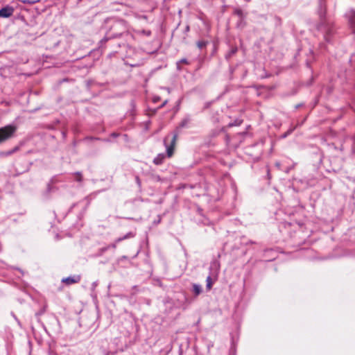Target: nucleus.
<instances>
[{"mask_svg": "<svg viewBox=\"0 0 355 355\" xmlns=\"http://www.w3.org/2000/svg\"><path fill=\"white\" fill-rule=\"evenodd\" d=\"M320 21L317 26V29L323 35L324 40L327 42H330L331 37L334 33L333 23L327 19L322 12H320Z\"/></svg>", "mask_w": 355, "mask_h": 355, "instance_id": "f257e3e1", "label": "nucleus"}, {"mask_svg": "<svg viewBox=\"0 0 355 355\" xmlns=\"http://www.w3.org/2000/svg\"><path fill=\"white\" fill-rule=\"evenodd\" d=\"M178 138V134L177 133H173L168 135L164 140V145L166 148V153L168 155V157H171L173 154V150L174 147L175 146V143Z\"/></svg>", "mask_w": 355, "mask_h": 355, "instance_id": "f03ea898", "label": "nucleus"}, {"mask_svg": "<svg viewBox=\"0 0 355 355\" xmlns=\"http://www.w3.org/2000/svg\"><path fill=\"white\" fill-rule=\"evenodd\" d=\"M16 130V126L12 125L0 128V144L12 137Z\"/></svg>", "mask_w": 355, "mask_h": 355, "instance_id": "7ed1b4c3", "label": "nucleus"}, {"mask_svg": "<svg viewBox=\"0 0 355 355\" xmlns=\"http://www.w3.org/2000/svg\"><path fill=\"white\" fill-rule=\"evenodd\" d=\"M13 7L10 6H6L0 9V17L8 18L13 15L14 12Z\"/></svg>", "mask_w": 355, "mask_h": 355, "instance_id": "20e7f679", "label": "nucleus"}, {"mask_svg": "<svg viewBox=\"0 0 355 355\" xmlns=\"http://www.w3.org/2000/svg\"><path fill=\"white\" fill-rule=\"evenodd\" d=\"M349 24L355 33V10H352L347 14Z\"/></svg>", "mask_w": 355, "mask_h": 355, "instance_id": "39448f33", "label": "nucleus"}, {"mask_svg": "<svg viewBox=\"0 0 355 355\" xmlns=\"http://www.w3.org/2000/svg\"><path fill=\"white\" fill-rule=\"evenodd\" d=\"M80 277H68L66 278H63L62 279V282L65 283L67 285L73 284L77 283L80 281Z\"/></svg>", "mask_w": 355, "mask_h": 355, "instance_id": "423d86ee", "label": "nucleus"}, {"mask_svg": "<svg viewBox=\"0 0 355 355\" xmlns=\"http://www.w3.org/2000/svg\"><path fill=\"white\" fill-rule=\"evenodd\" d=\"M134 236H135V234L132 232H128L125 236L116 239L114 242L116 243H120L121 241H123L125 239L132 238Z\"/></svg>", "mask_w": 355, "mask_h": 355, "instance_id": "0eeeda50", "label": "nucleus"}, {"mask_svg": "<svg viewBox=\"0 0 355 355\" xmlns=\"http://www.w3.org/2000/svg\"><path fill=\"white\" fill-rule=\"evenodd\" d=\"M134 236H135V234L132 232H128L125 236L116 239L114 242L116 243H120L121 241H123L125 239L132 238Z\"/></svg>", "mask_w": 355, "mask_h": 355, "instance_id": "6e6552de", "label": "nucleus"}, {"mask_svg": "<svg viewBox=\"0 0 355 355\" xmlns=\"http://www.w3.org/2000/svg\"><path fill=\"white\" fill-rule=\"evenodd\" d=\"M164 159V155H158L154 159L153 163L156 165H159L162 163L163 160Z\"/></svg>", "mask_w": 355, "mask_h": 355, "instance_id": "1a4fd4ad", "label": "nucleus"}, {"mask_svg": "<svg viewBox=\"0 0 355 355\" xmlns=\"http://www.w3.org/2000/svg\"><path fill=\"white\" fill-rule=\"evenodd\" d=\"M238 51V48L236 46L232 47L230 51L225 55V58L229 60L232 55H234Z\"/></svg>", "mask_w": 355, "mask_h": 355, "instance_id": "9d476101", "label": "nucleus"}, {"mask_svg": "<svg viewBox=\"0 0 355 355\" xmlns=\"http://www.w3.org/2000/svg\"><path fill=\"white\" fill-rule=\"evenodd\" d=\"M193 291L196 295H198L202 293V287L199 284H193Z\"/></svg>", "mask_w": 355, "mask_h": 355, "instance_id": "9b49d317", "label": "nucleus"}, {"mask_svg": "<svg viewBox=\"0 0 355 355\" xmlns=\"http://www.w3.org/2000/svg\"><path fill=\"white\" fill-rule=\"evenodd\" d=\"M206 282H207V290H210L212 287V280H211V277L210 276H208L207 277V279H206Z\"/></svg>", "mask_w": 355, "mask_h": 355, "instance_id": "f8f14e48", "label": "nucleus"}, {"mask_svg": "<svg viewBox=\"0 0 355 355\" xmlns=\"http://www.w3.org/2000/svg\"><path fill=\"white\" fill-rule=\"evenodd\" d=\"M207 42H205V41H198L197 42V46L200 49H203L204 47L206 46Z\"/></svg>", "mask_w": 355, "mask_h": 355, "instance_id": "ddd939ff", "label": "nucleus"}, {"mask_svg": "<svg viewBox=\"0 0 355 355\" xmlns=\"http://www.w3.org/2000/svg\"><path fill=\"white\" fill-rule=\"evenodd\" d=\"M182 63V64H189V62H188V60L186 59V58H182L181 59L178 63H177V68L178 69H180V64Z\"/></svg>", "mask_w": 355, "mask_h": 355, "instance_id": "4468645a", "label": "nucleus"}, {"mask_svg": "<svg viewBox=\"0 0 355 355\" xmlns=\"http://www.w3.org/2000/svg\"><path fill=\"white\" fill-rule=\"evenodd\" d=\"M189 119H184V120H182V122L180 123L179 127H180V128H184V127H185V126L187 125V123H189Z\"/></svg>", "mask_w": 355, "mask_h": 355, "instance_id": "2eb2a0df", "label": "nucleus"}, {"mask_svg": "<svg viewBox=\"0 0 355 355\" xmlns=\"http://www.w3.org/2000/svg\"><path fill=\"white\" fill-rule=\"evenodd\" d=\"M75 175L76 176V180L78 181V182H81L82 181V174L80 173V172H76L75 173Z\"/></svg>", "mask_w": 355, "mask_h": 355, "instance_id": "dca6fc26", "label": "nucleus"}, {"mask_svg": "<svg viewBox=\"0 0 355 355\" xmlns=\"http://www.w3.org/2000/svg\"><path fill=\"white\" fill-rule=\"evenodd\" d=\"M39 0H24V2H28L29 3H34L37 2Z\"/></svg>", "mask_w": 355, "mask_h": 355, "instance_id": "f3484780", "label": "nucleus"}, {"mask_svg": "<svg viewBox=\"0 0 355 355\" xmlns=\"http://www.w3.org/2000/svg\"><path fill=\"white\" fill-rule=\"evenodd\" d=\"M116 245L117 243H116L115 242L112 243L111 245H109L108 246H110V248H112L113 249H115L116 248Z\"/></svg>", "mask_w": 355, "mask_h": 355, "instance_id": "a211bd4d", "label": "nucleus"}, {"mask_svg": "<svg viewBox=\"0 0 355 355\" xmlns=\"http://www.w3.org/2000/svg\"><path fill=\"white\" fill-rule=\"evenodd\" d=\"M110 248V246H107V247H105L103 248H102L101 250L102 252L106 251L107 250H108Z\"/></svg>", "mask_w": 355, "mask_h": 355, "instance_id": "6ab92c4d", "label": "nucleus"}, {"mask_svg": "<svg viewBox=\"0 0 355 355\" xmlns=\"http://www.w3.org/2000/svg\"><path fill=\"white\" fill-rule=\"evenodd\" d=\"M118 135H119V134H117V133H116V132H113V133H112V135H111V136H112V137H118Z\"/></svg>", "mask_w": 355, "mask_h": 355, "instance_id": "aec40b11", "label": "nucleus"}, {"mask_svg": "<svg viewBox=\"0 0 355 355\" xmlns=\"http://www.w3.org/2000/svg\"><path fill=\"white\" fill-rule=\"evenodd\" d=\"M51 189V185H50V184H48V187H47V191H48V192H50Z\"/></svg>", "mask_w": 355, "mask_h": 355, "instance_id": "412c9836", "label": "nucleus"}, {"mask_svg": "<svg viewBox=\"0 0 355 355\" xmlns=\"http://www.w3.org/2000/svg\"><path fill=\"white\" fill-rule=\"evenodd\" d=\"M236 14H237V15H241V13H242L241 10H236Z\"/></svg>", "mask_w": 355, "mask_h": 355, "instance_id": "4be33fe9", "label": "nucleus"}]
</instances>
